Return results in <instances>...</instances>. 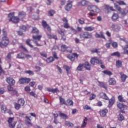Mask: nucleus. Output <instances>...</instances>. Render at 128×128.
<instances>
[{
	"mask_svg": "<svg viewBox=\"0 0 128 128\" xmlns=\"http://www.w3.org/2000/svg\"><path fill=\"white\" fill-rule=\"evenodd\" d=\"M84 30H86L87 32H92L94 30V28L92 26H88V27H84Z\"/></svg>",
	"mask_w": 128,
	"mask_h": 128,
	"instance_id": "29",
	"label": "nucleus"
},
{
	"mask_svg": "<svg viewBox=\"0 0 128 128\" xmlns=\"http://www.w3.org/2000/svg\"><path fill=\"white\" fill-rule=\"evenodd\" d=\"M88 2L86 0H82V1L79 2L78 3V6H86Z\"/></svg>",
	"mask_w": 128,
	"mask_h": 128,
	"instance_id": "23",
	"label": "nucleus"
},
{
	"mask_svg": "<svg viewBox=\"0 0 128 128\" xmlns=\"http://www.w3.org/2000/svg\"><path fill=\"white\" fill-rule=\"evenodd\" d=\"M66 106H74V102L72 100L68 99L66 100Z\"/></svg>",
	"mask_w": 128,
	"mask_h": 128,
	"instance_id": "24",
	"label": "nucleus"
},
{
	"mask_svg": "<svg viewBox=\"0 0 128 128\" xmlns=\"http://www.w3.org/2000/svg\"><path fill=\"white\" fill-rule=\"evenodd\" d=\"M1 110L2 112H6V106H1Z\"/></svg>",
	"mask_w": 128,
	"mask_h": 128,
	"instance_id": "58",
	"label": "nucleus"
},
{
	"mask_svg": "<svg viewBox=\"0 0 128 128\" xmlns=\"http://www.w3.org/2000/svg\"><path fill=\"white\" fill-rule=\"evenodd\" d=\"M42 26L44 28L45 30H46L47 32H52V30L50 29V26L46 24V21H42Z\"/></svg>",
	"mask_w": 128,
	"mask_h": 128,
	"instance_id": "9",
	"label": "nucleus"
},
{
	"mask_svg": "<svg viewBox=\"0 0 128 128\" xmlns=\"http://www.w3.org/2000/svg\"><path fill=\"white\" fill-rule=\"evenodd\" d=\"M65 124L68 126H72V127L74 126V124H72V123H70V122L68 121H66Z\"/></svg>",
	"mask_w": 128,
	"mask_h": 128,
	"instance_id": "49",
	"label": "nucleus"
},
{
	"mask_svg": "<svg viewBox=\"0 0 128 128\" xmlns=\"http://www.w3.org/2000/svg\"><path fill=\"white\" fill-rule=\"evenodd\" d=\"M86 118L84 120V122L80 126L81 128H84L86 126Z\"/></svg>",
	"mask_w": 128,
	"mask_h": 128,
	"instance_id": "53",
	"label": "nucleus"
},
{
	"mask_svg": "<svg viewBox=\"0 0 128 128\" xmlns=\"http://www.w3.org/2000/svg\"><path fill=\"white\" fill-rule=\"evenodd\" d=\"M114 6L115 8H116V10H118V12H121L122 8H120V6H118V5L114 3Z\"/></svg>",
	"mask_w": 128,
	"mask_h": 128,
	"instance_id": "40",
	"label": "nucleus"
},
{
	"mask_svg": "<svg viewBox=\"0 0 128 128\" xmlns=\"http://www.w3.org/2000/svg\"><path fill=\"white\" fill-rule=\"evenodd\" d=\"M90 63L92 64H93V65L96 64H102V61L98 58L97 57H94V58H91Z\"/></svg>",
	"mask_w": 128,
	"mask_h": 128,
	"instance_id": "7",
	"label": "nucleus"
},
{
	"mask_svg": "<svg viewBox=\"0 0 128 128\" xmlns=\"http://www.w3.org/2000/svg\"><path fill=\"white\" fill-rule=\"evenodd\" d=\"M118 100L119 102H126V100L124 98V97L122 96H118Z\"/></svg>",
	"mask_w": 128,
	"mask_h": 128,
	"instance_id": "32",
	"label": "nucleus"
},
{
	"mask_svg": "<svg viewBox=\"0 0 128 128\" xmlns=\"http://www.w3.org/2000/svg\"><path fill=\"white\" fill-rule=\"evenodd\" d=\"M103 72L104 74H107V76H112V73L110 71L108 70L103 71Z\"/></svg>",
	"mask_w": 128,
	"mask_h": 128,
	"instance_id": "44",
	"label": "nucleus"
},
{
	"mask_svg": "<svg viewBox=\"0 0 128 128\" xmlns=\"http://www.w3.org/2000/svg\"><path fill=\"white\" fill-rule=\"evenodd\" d=\"M128 12V7H126L122 11H121V14L122 16H126V14Z\"/></svg>",
	"mask_w": 128,
	"mask_h": 128,
	"instance_id": "31",
	"label": "nucleus"
},
{
	"mask_svg": "<svg viewBox=\"0 0 128 128\" xmlns=\"http://www.w3.org/2000/svg\"><path fill=\"white\" fill-rule=\"evenodd\" d=\"M20 28V30H22L24 32H26V30H28V26L23 25V26H21Z\"/></svg>",
	"mask_w": 128,
	"mask_h": 128,
	"instance_id": "43",
	"label": "nucleus"
},
{
	"mask_svg": "<svg viewBox=\"0 0 128 128\" xmlns=\"http://www.w3.org/2000/svg\"><path fill=\"white\" fill-rule=\"evenodd\" d=\"M99 96L101 98H102L103 100H108V96H106V94L104 92H101L99 94Z\"/></svg>",
	"mask_w": 128,
	"mask_h": 128,
	"instance_id": "12",
	"label": "nucleus"
},
{
	"mask_svg": "<svg viewBox=\"0 0 128 128\" xmlns=\"http://www.w3.org/2000/svg\"><path fill=\"white\" fill-rule=\"evenodd\" d=\"M120 78H121V80H122V82H126V78H128V76H126V75L124 74L123 73H120Z\"/></svg>",
	"mask_w": 128,
	"mask_h": 128,
	"instance_id": "25",
	"label": "nucleus"
},
{
	"mask_svg": "<svg viewBox=\"0 0 128 128\" xmlns=\"http://www.w3.org/2000/svg\"><path fill=\"white\" fill-rule=\"evenodd\" d=\"M116 66H117V68H121L122 66V61L118 60L116 62Z\"/></svg>",
	"mask_w": 128,
	"mask_h": 128,
	"instance_id": "48",
	"label": "nucleus"
},
{
	"mask_svg": "<svg viewBox=\"0 0 128 128\" xmlns=\"http://www.w3.org/2000/svg\"><path fill=\"white\" fill-rule=\"evenodd\" d=\"M52 54L54 59L56 58V60H58V55H56V52H52Z\"/></svg>",
	"mask_w": 128,
	"mask_h": 128,
	"instance_id": "57",
	"label": "nucleus"
},
{
	"mask_svg": "<svg viewBox=\"0 0 128 128\" xmlns=\"http://www.w3.org/2000/svg\"><path fill=\"white\" fill-rule=\"evenodd\" d=\"M83 64L84 68L86 70H92V67L90 66V65L88 62H85V63Z\"/></svg>",
	"mask_w": 128,
	"mask_h": 128,
	"instance_id": "13",
	"label": "nucleus"
},
{
	"mask_svg": "<svg viewBox=\"0 0 128 128\" xmlns=\"http://www.w3.org/2000/svg\"><path fill=\"white\" fill-rule=\"evenodd\" d=\"M96 94H91V96L90 97V100H94V98H96Z\"/></svg>",
	"mask_w": 128,
	"mask_h": 128,
	"instance_id": "62",
	"label": "nucleus"
},
{
	"mask_svg": "<svg viewBox=\"0 0 128 128\" xmlns=\"http://www.w3.org/2000/svg\"><path fill=\"white\" fill-rule=\"evenodd\" d=\"M8 126L10 128H14L16 124V121L14 120V118H10L8 120Z\"/></svg>",
	"mask_w": 128,
	"mask_h": 128,
	"instance_id": "4",
	"label": "nucleus"
},
{
	"mask_svg": "<svg viewBox=\"0 0 128 128\" xmlns=\"http://www.w3.org/2000/svg\"><path fill=\"white\" fill-rule=\"evenodd\" d=\"M124 54H128V45L122 46Z\"/></svg>",
	"mask_w": 128,
	"mask_h": 128,
	"instance_id": "35",
	"label": "nucleus"
},
{
	"mask_svg": "<svg viewBox=\"0 0 128 128\" xmlns=\"http://www.w3.org/2000/svg\"><path fill=\"white\" fill-rule=\"evenodd\" d=\"M60 98V106H62V104H66V100L64 98H62L61 96H59Z\"/></svg>",
	"mask_w": 128,
	"mask_h": 128,
	"instance_id": "21",
	"label": "nucleus"
},
{
	"mask_svg": "<svg viewBox=\"0 0 128 128\" xmlns=\"http://www.w3.org/2000/svg\"><path fill=\"white\" fill-rule=\"evenodd\" d=\"M14 54V52H10L6 56L7 60H12V55Z\"/></svg>",
	"mask_w": 128,
	"mask_h": 128,
	"instance_id": "47",
	"label": "nucleus"
},
{
	"mask_svg": "<svg viewBox=\"0 0 128 128\" xmlns=\"http://www.w3.org/2000/svg\"><path fill=\"white\" fill-rule=\"evenodd\" d=\"M66 48H68V47L64 44H63L61 46L62 52H66Z\"/></svg>",
	"mask_w": 128,
	"mask_h": 128,
	"instance_id": "46",
	"label": "nucleus"
},
{
	"mask_svg": "<svg viewBox=\"0 0 128 128\" xmlns=\"http://www.w3.org/2000/svg\"><path fill=\"white\" fill-rule=\"evenodd\" d=\"M108 110H103L100 112V116H106V114H108Z\"/></svg>",
	"mask_w": 128,
	"mask_h": 128,
	"instance_id": "20",
	"label": "nucleus"
},
{
	"mask_svg": "<svg viewBox=\"0 0 128 128\" xmlns=\"http://www.w3.org/2000/svg\"><path fill=\"white\" fill-rule=\"evenodd\" d=\"M30 82V78H22L19 80L18 82L20 84H28Z\"/></svg>",
	"mask_w": 128,
	"mask_h": 128,
	"instance_id": "8",
	"label": "nucleus"
},
{
	"mask_svg": "<svg viewBox=\"0 0 128 128\" xmlns=\"http://www.w3.org/2000/svg\"><path fill=\"white\" fill-rule=\"evenodd\" d=\"M26 118L27 120H29V121H26V124L27 126H32V123H30V122L32 121V120H30V116L28 117V116H26Z\"/></svg>",
	"mask_w": 128,
	"mask_h": 128,
	"instance_id": "19",
	"label": "nucleus"
},
{
	"mask_svg": "<svg viewBox=\"0 0 128 128\" xmlns=\"http://www.w3.org/2000/svg\"><path fill=\"white\" fill-rule=\"evenodd\" d=\"M118 120L120 122H122V120H124V116H122V114H119V117H118Z\"/></svg>",
	"mask_w": 128,
	"mask_h": 128,
	"instance_id": "50",
	"label": "nucleus"
},
{
	"mask_svg": "<svg viewBox=\"0 0 128 128\" xmlns=\"http://www.w3.org/2000/svg\"><path fill=\"white\" fill-rule=\"evenodd\" d=\"M54 58L52 56H50L46 59V62H48V64H50V62H54Z\"/></svg>",
	"mask_w": 128,
	"mask_h": 128,
	"instance_id": "34",
	"label": "nucleus"
},
{
	"mask_svg": "<svg viewBox=\"0 0 128 128\" xmlns=\"http://www.w3.org/2000/svg\"><path fill=\"white\" fill-rule=\"evenodd\" d=\"M72 5L70 3H68L66 6H65V10H66V12H68L70 8H72Z\"/></svg>",
	"mask_w": 128,
	"mask_h": 128,
	"instance_id": "26",
	"label": "nucleus"
},
{
	"mask_svg": "<svg viewBox=\"0 0 128 128\" xmlns=\"http://www.w3.org/2000/svg\"><path fill=\"white\" fill-rule=\"evenodd\" d=\"M25 74H29L30 76H34V72L30 70L25 71Z\"/></svg>",
	"mask_w": 128,
	"mask_h": 128,
	"instance_id": "52",
	"label": "nucleus"
},
{
	"mask_svg": "<svg viewBox=\"0 0 128 128\" xmlns=\"http://www.w3.org/2000/svg\"><path fill=\"white\" fill-rule=\"evenodd\" d=\"M60 118H64V120H66L67 118H68V116H66V114H64V113H62V112H60L59 114Z\"/></svg>",
	"mask_w": 128,
	"mask_h": 128,
	"instance_id": "42",
	"label": "nucleus"
},
{
	"mask_svg": "<svg viewBox=\"0 0 128 128\" xmlns=\"http://www.w3.org/2000/svg\"><path fill=\"white\" fill-rule=\"evenodd\" d=\"M6 80L8 82V84H10V86H14V84H16V80H14V79L10 77H8L6 78Z\"/></svg>",
	"mask_w": 128,
	"mask_h": 128,
	"instance_id": "10",
	"label": "nucleus"
},
{
	"mask_svg": "<svg viewBox=\"0 0 128 128\" xmlns=\"http://www.w3.org/2000/svg\"><path fill=\"white\" fill-rule=\"evenodd\" d=\"M78 56V54L76 53H74L72 54H69L68 56V58L71 60L72 62H74V58H77Z\"/></svg>",
	"mask_w": 128,
	"mask_h": 128,
	"instance_id": "11",
	"label": "nucleus"
},
{
	"mask_svg": "<svg viewBox=\"0 0 128 128\" xmlns=\"http://www.w3.org/2000/svg\"><path fill=\"white\" fill-rule=\"evenodd\" d=\"M92 38V35L88 32H84L80 34V38L84 40L86 38Z\"/></svg>",
	"mask_w": 128,
	"mask_h": 128,
	"instance_id": "6",
	"label": "nucleus"
},
{
	"mask_svg": "<svg viewBox=\"0 0 128 128\" xmlns=\"http://www.w3.org/2000/svg\"><path fill=\"white\" fill-rule=\"evenodd\" d=\"M119 16L118 14L114 13L112 17V20H113V22H116L117 20H118Z\"/></svg>",
	"mask_w": 128,
	"mask_h": 128,
	"instance_id": "18",
	"label": "nucleus"
},
{
	"mask_svg": "<svg viewBox=\"0 0 128 128\" xmlns=\"http://www.w3.org/2000/svg\"><path fill=\"white\" fill-rule=\"evenodd\" d=\"M118 108L120 110H124V108H126V106L124 105L122 103H119L118 104Z\"/></svg>",
	"mask_w": 128,
	"mask_h": 128,
	"instance_id": "28",
	"label": "nucleus"
},
{
	"mask_svg": "<svg viewBox=\"0 0 128 128\" xmlns=\"http://www.w3.org/2000/svg\"><path fill=\"white\" fill-rule=\"evenodd\" d=\"M63 22H64V27L65 28H70V26H68V20L66 18L62 19Z\"/></svg>",
	"mask_w": 128,
	"mask_h": 128,
	"instance_id": "16",
	"label": "nucleus"
},
{
	"mask_svg": "<svg viewBox=\"0 0 128 128\" xmlns=\"http://www.w3.org/2000/svg\"><path fill=\"white\" fill-rule=\"evenodd\" d=\"M14 108H16L17 110H18L20 108V106H22L20 104L16 102H14Z\"/></svg>",
	"mask_w": 128,
	"mask_h": 128,
	"instance_id": "33",
	"label": "nucleus"
},
{
	"mask_svg": "<svg viewBox=\"0 0 128 128\" xmlns=\"http://www.w3.org/2000/svg\"><path fill=\"white\" fill-rule=\"evenodd\" d=\"M30 40L28 39L26 40V44H28V46H30V48H34V46L30 44Z\"/></svg>",
	"mask_w": 128,
	"mask_h": 128,
	"instance_id": "54",
	"label": "nucleus"
},
{
	"mask_svg": "<svg viewBox=\"0 0 128 128\" xmlns=\"http://www.w3.org/2000/svg\"><path fill=\"white\" fill-rule=\"evenodd\" d=\"M88 10L90 12H100V9L98 8V6H94V5L88 6Z\"/></svg>",
	"mask_w": 128,
	"mask_h": 128,
	"instance_id": "2",
	"label": "nucleus"
},
{
	"mask_svg": "<svg viewBox=\"0 0 128 128\" xmlns=\"http://www.w3.org/2000/svg\"><path fill=\"white\" fill-rule=\"evenodd\" d=\"M84 110H92V109L90 106L88 105H86V106H84Z\"/></svg>",
	"mask_w": 128,
	"mask_h": 128,
	"instance_id": "60",
	"label": "nucleus"
},
{
	"mask_svg": "<svg viewBox=\"0 0 128 128\" xmlns=\"http://www.w3.org/2000/svg\"><path fill=\"white\" fill-rule=\"evenodd\" d=\"M40 54L42 56H43V58H46V56H48L46 52H40Z\"/></svg>",
	"mask_w": 128,
	"mask_h": 128,
	"instance_id": "61",
	"label": "nucleus"
},
{
	"mask_svg": "<svg viewBox=\"0 0 128 128\" xmlns=\"http://www.w3.org/2000/svg\"><path fill=\"white\" fill-rule=\"evenodd\" d=\"M2 34L4 36H6L8 35V33L6 32V31L4 28L2 30Z\"/></svg>",
	"mask_w": 128,
	"mask_h": 128,
	"instance_id": "64",
	"label": "nucleus"
},
{
	"mask_svg": "<svg viewBox=\"0 0 128 128\" xmlns=\"http://www.w3.org/2000/svg\"><path fill=\"white\" fill-rule=\"evenodd\" d=\"M10 44V40H8V38L6 36H3L2 38L1 42H0V46H6L8 44Z\"/></svg>",
	"mask_w": 128,
	"mask_h": 128,
	"instance_id": "5",
	"label": "nucleus"
},
{
	"mask_svg": "<svg viewBox=\"0 0 128 128\" xmlns=\"http://www.w3.org/2000/svg\"><path fill=\"white\" fill-rule=\"evenodd\" d=\"M114 104V98H112L110 100H109V104H108V108H111V106Z\"/></svg>",
	"mask_w": 128,
	"mask_h": 128,
	"instance_id": "30",
	"label": "nucleus"
},
{
	"mask_svg": "<svg viewBox=\"0 0 128 128\" xmlns=\"http://www.w3.org/2000/svg\"><path fill=\"white\" fill-rule=\"evenodd\" d=\"M18 16L20 18H24L26 16V13L24 12H20Z\"/></svg>",
	"mask_w": 128,
	"mask_h": 128,
	"instance_id": "39",
	"label": "nucleus"
},
{
	"mask_svg": "<svg viewBox=\"0 0 128 128\" xmlns=\"http://www.w3.org/2000/svg\"><path fill=\"white\" fill-rule=\"evenodd\" d=\"M32 32L33 34H38V30L36 27H34L32 29Z\"/></svg>",
	"mask_w": 128,
	"mask_h": 128,
	"instance_id": "51",
	"label": "nucleus"
},
{
	"mask_svg": "<svg viewBox=\"0 0 128 128\" xmlns=\"http://www.w3.org/2000/svg\"><path fill=\"white\" fill-rule=\"evenodd\" d=\"M64 70H66V72H67L68 74V72H70V66L65 65L64 66Z\"/></svg>",
	"mask_w": 128,
	"mask_h": 128,
	"instance_id": "55",
	"label": "nucleus"
},
{
	"mask_svg": "<svg viewBox=\"0 0 128 128\" xmlns=\"http://www.w3.org/2000/svg\"><path fill=\"white\" fill-rule=\"evenodd\" d=\"M117 4H118L120 6H126V4L124 1H118L116 2Z\"/></svg>",
	"mask_w": 128,
	"mask_h": 128,
	"instance_id": "59",
	"label": "nucleus"
},
{
	"mask_svg": "<svg viewBox=\"0 0 128 128\" xmlns=\"http://www.w3.org/2000/svg\"><path fill=\"white\" fill-rule=\"evenodd\" d=\"M56 14V12L54 10H51L48 12V16H52L54 14Z\"/></svg>",
	"mask_w": 128,
	"mask_h": 128,
	"instance_id": "45",
	"label": "nucleus"
},
{
	"mask_svg": "<svg viewBox=\"0 0 128 128\" xmlns=\"http://www.w3.org/2000/svg\"><path fill=\"white\" fill-rule=\"evenodd\" d=\"M18 103L20 104L21 106H24V104H26V102L24 98H20L18 100Z\"/></svg>",
	"mask_w": 128,
	"mask_h": 128,
	"instance_id": "22",
	"label": "nucleus"
},
{
	"mask_svg": "<svg viewBox=\"0 0 128 128\" xmlns=\"http://www.w3.org/2000/svg\"><path fill=\"white\" fill-rule=\"evenodd\" d=\"M98 84H99V86H100L101 88H104L106 90L108 89V88L106 87V84L104 83V82H99Z\"/></svg>",
	"mask_w": 128,
	"mask_h": 128,
	"instance_id": "36",
	"label": "nucleus"
},
{
	"mask_svg": "<svg viewBox=\"0 0 128 128\" xmlns=\"http://www.w3.org/2000/svg\"><path fill=\"white\" fill-rule=\"evenodd\" d=\"M110 86H114L116 84V80L114 78H110L108 80Z\"/></svg>",
	"mask_w": 128,
	"mask_h": 128,
	"instance_id": "14",
	"label": "nucleus"
},
{
	"mask_svg": "<svg viewBox=\"0 0 128 128\" xmlns=\"http://www.w3.org/2000/svg\"><path fill=\"white\" fill-rule=\"evenodd\" d=\"M111 56H118V58H120V54L118 52H116L111 54Z\"/></svg>",
	"mask_w": 128,
	"mask_h": 128,
	"instance_id": "38",
	"label": "nucleus"
},
{
	"mask_svg": "<svg viewBox=\"0 0 128 128\" xmlns=\"http://www.w3.org/2000/svg\"><path fill=\"white\" fill-rule=\"evenodd\" d=\"M114 30H116V32H120V27L118 26V25L116 24Z\"/></svg>",
	"mask_w": 128,
	"mask_h": 128,
	"instance_id": "63",
	"label": "nucleus"
},
{
	"mask_svg": "<svg viewBox=\"0 0 128 128\" xmlns=\"http://www.w3.org/2000/svg\"><path fill=\"white\" fill-rule=\"evenodd\" d=\"M48 32L47 31V36L48 38H54V40H58V37H56V36L50 35Z\"/></svg>",
	"mask_w": 128,
	"mask_h": 128,
	"instance_id": "37",
	"label": "nucleus"
},
{
	"mask_svg": "<svg viewBox=\"0 0 128 128\" xmlns=\"http://www.w3.org/2000/svg\"><path fill=\"white\" fill-rule=\"evenodd\" d=\"M91 52H96V54H100V52L98 49L93 48L91 50Z\"/></svg>",
	"mask_w": 128,
	"mask_h": 128,
	"instance_id": "56",
	"label": "nucleus"
},
{
	"mask_svg": "<svg viewBox=\"0 0 128 128\" xmlns=\"http://www.w3.org/2000/svg\"><path fill=\"white\" fill-rule=\"evenodd\" d=\"M84 64H80L78 65V66L77 68V70H78L79 72L82 71V68H84Z\"/></svg>",
	"mask_w": 128,
	"mask_h": 128,
	"instance_id": "41",
	"label": "nucleus"
},
{
	"mask_svg": "<svg viewBox=\"0 0 128 128\" xmlns=\"http://www.w3.org/2000/svg\"><path fill=\"white\" fill-rule=\"evenodd\" d=\"M26 58V54L22 52L19 53L17 54V58H20L21 60H24Z\"/></svg>",
	"mask_w": 128,
	"mask_h": 128,
	"instance_id": "17",
	"label": "nucleus"
},
{
	"mask_svg": "<svg viewBox=\"0 0 128 128\" xmlns=\"http://www.w3.org/2000/svg\"><path fill=\"white\" fill-rule=\"evenodd\" d=\"M9 22H12L13 24L20 22V18L14 16V13H10L8 15Z\"/></svg>",
	"mask_w": 128,
	"mask_h": 128,
	"instance_id": "1",
	"label": "nucleus"
},
{
	"mask_svg": "<svg viewBox=\"0 0 128 128\" xmlns=\"http://www.w3.org/2000/svg\"><path fill=\"white\" fill-rule=\"evenodd\" d=\"M42 35H38V36H32V38H33V42L36 44V46H42V45L38 43V42L40 40V38H42Z\"/></svg>",
	"mask_w": 128,
	"mask_h": 128,
	"instance_id": "3",
	"label": "nucleus"
},
{
	"mask_svg": "<svg viewBox=\"0 0 128 128\" xmlns=\"http://www.w3.org/2000/svg\"><path fill=\"white\" fill-rule=\"evenodd\" d=\"M95 36H96V38H104V40H106V36H104V33L102 32H100V34L96 33L95 34Z\"/></svg>",
	"mask_w": 128,
	"mask_h": 128,
	"instance_id": "15",
	"label": "nucleus"
},
{
	"mask_svg": "<svg viewBox=\"0 0 128 128\" xmlns=\"http://www.w3.org/2000/svg\"><path fill=\"white\" fill-rule=\"evenodd\" d=\"M105 10H112V12H114L116 10L114 9V7L110 6L108 5H106L105 7Z\"/></svg>",
	"mask_w": 128,
	"mask_h": 128,
	"instance_id": "27",
	"label": "nucleus"
}]
</instances>
